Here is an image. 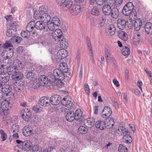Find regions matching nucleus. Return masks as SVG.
I'll use <instances>...</instances> for the list:
<instances>
[{"instance_id":"obj_24","label":"nucleus","mask_w":152,"mask_h":152,"mask_svg":"<svg viewBox=\"0 0 152 152\" xmlns=\"http://www.w3.org/2000/svg\"><path fill=\"white\" fill-rule=\"evenodd\" d=\"M24 86L23 83L20 82H16L14 84L13 88L14 90L17 92H20L23 90Z\"/></svg>"},{"instance_id":"obj_23","label":"nucleus","mask_w":152,"mask_h":152,"mask_svg":"<svg viewBox=\"0 0 152 152\" xmlns=\"http://www.w3.org/2000/svg\"><path fill=\"white\" fill-rule=\"evenodd\" d=\"M75 118L74 112L72 111L68 113L65 116L66 120L69 122L72 121L75 119Z\"/></svg>"},{"instance_id":"obj_3","label":"nucleus","mask_w":152,"mask_h":152,"mask_svg":"<svg viewBox=\"0 0 152 152\" xmlns=\"http://www.w3.org/2000/svg\"><path fill=\"white\" fill-rule=\"evenodd\" d=\"M22 118L26 121H29L32 115V113L27 108L23 110L20 112Z\"/></svg>"},{"instance_id":"obj_20","label":"nucleus","mask_w":152,"mask_h":152,"mask_svg":"<svg viewBox=\"0 0 152 152\" xmlns=\"http://www.w3.org/2000/svg\"><path fill=\"white\" fill-rule=\"evenodd\" d=\"M95 126L97 128H98L101 130H103L105 129L107 126H109V125L108 123L106 126V122L104 121H98L96 122Z\"/></svg>"},{"instance_id":"obj_30","label":"nucleus","mask_w":152,"mask_h":152,"mask_svg":"<svg viewBox=\"0 0 152 152\" xmlns=\"http://www.w3.org/2000/svg\"><path fill=\"white\" fill-rule=\"evenodd\" d=\"M14 67L18 69H21L22 68V65L21 61L18 59L14 60L13 63Z\"/></svg>"},{"instance_id":"obj_46","label":"nucleus","mask_w":152,"mask_h":152,"mask_svg":"<svg viewBox=\"0 0 152 152\" xmlns=\"http://www.w3.org/2000/svg\"><path fill=\"white\" fill-rule=\"evenodd\" d=\"M48 7L45 6H42L39 8L38 11L41 14L46 13L48 12Z\"/></svg>"},{"instance_id":"obj_36","label":"nucleus","mask_w":152,"mask_h":152,"mask_svg":"<svg viewBox=\"0 0 152 152\" xmlns=\"http://www.w3.org/2000/svg\"><path fill=\"white\" fill-rule=\"evenodd\" d=\"M17 30L13 28H9L7 30L6 32V35L9 37L13 36L15 35L16 34Z\"/></svg>"},{"instance_id":"obj_48","label":"nucleus","mask_w":152,"mask_h":152,"mask_svg":"<svg viewBox=\"0 0 152 152\" xmlns=\"http://www.w3.org/2000/svg\"><path fill=\"white\" fill-rule=\"evenodd\" d=\"M3 63L4 64V65H7L8 66L10 65L12 63V61L11 58H3L2 60Z\"/></svg>"},{"instance_id":"obj_25","label":"nucleus","mask_w":152,"mask_h":152,"mask_svg":"<svg viewBox=\"0 0 152 152\" xmlns=\"http://www.w3.org/2000/svg\"><path fill=\"white\" fill-rule=\"evenodd\" d=\"M70 12L73 15H76L79 13L80 11V7L79 5H76L73 4V6L71 8Z\"/></svg>"},{"instance_id":"obj_44","label":"nucleus","mask_w":152,"mask_h":152,"mask_svg":"<svg viewBox=\"0 0 152 152\" xmlns=\"http://www.w3.org/2000/svg\"><path fill=\"white\" fill-rule=\"evenodd\" d=\"M130 49L126 46L124 47L122 50V53L124 56L129 55L130 54Z\"/></svg>"},{"instance_id":"obj_37","label":"nucleus","mask_w":152,"mask_h":152,"mask_svg":"<svg viewBox=\"0 0 152 152\" xmlns=\"http://www.w3.org/2000/svg\"><path fill=\"white\" fill-rule=\"evenodd\" d=\"M118 36L124 41H126L128 39V35L127 34L123 31H121L118 34Z\"/></svg>"},{"instance_id":"obj_57","label":"nucleus","mask_w":152,"mask_h":152,"mask_svg":"<svg viewBox=\"0 0 152 152\" xmlns=\"http://www.w3.org/2000/svg\"><path fill=\"white\" fill-rule=\"evenodd\" d=\"M131 11V12L130 13V14L129 15V17L132 19H136L137 18V14L135 10L133 9Z\"/></svg>"},{"instance_id":"obj_63","label":"nucleus","mask_w":152,"mask_h":152,"mask_svg":"<svg viewBox=\"0 0 152 152\" xmlns=\"http://www.w3.org/2000/svg\"><path fill=\"white\" fill-rule=\"evenodd\" d=\"M91 21L92 25L94 26H96L98 24V21L97 19L95 18L92 19Z\"/></svg>"},{"instance_id":"obj_19","label":"nucleus","mask_w":152,"mask_h":152,"mask_svg":"<svg viewBox=\"0 0 152 152\" xmlns=\"http://www.w3.org/2000/svg\"><path fill=\"white\" fill-rule=\"evenodd\" d=\"M1 87L2 91L6 94L7 96H10L11 91H12L11 87L10 86L7 84L3 85Z\"/></svg>"},{"instance_id":"obj_53","label":"nucleus","mask_w":152,"mask_h":152,"mask_svg":"<svg viewBox=\"0 0 152 152\" xmlns=\"http://www.w3.org/2000/svg\"><path fill=\"white\" fill-rule=\"evenodd\" d=\"M118 151L119 152H127L128 149L125 146L121 144L118 147Z\"/></svg>"},{"instance_id":"obj_59","label":"nucleus","mask_w":152,"mask_h":152,"mask_svg":"<svg viewBox=\"0 0 152 152\" xmlns=\"http://www.w3.org/2000/svg\"><path fill=\"white\" fill-rule=\"evenodd\" d=\"M124 6H126V7L128 8L129 10L131 11L133 10L134 5L131 2H129L127 3Z\"/></svg>"},{"instance_id":"obj_64","label":"nucleus","mask_w":152,"mask_h":152,"mask_svg":"<svg viewBox=\"0 0 152 152\" xmlns=\"http://www.w3.org/2000/svg\"><path fill=\"white\" fill-rule=\"evenodd\" d=\"M140 36L139 34H137L135 35L134 38L135 39H137V42L135 43V44L137 45L139 43V42L140 40Z\"/></svg>"},{"instance_id":"obj_14","label":"nucleus","mask_w":152,"mask_h":152,"mask_svg":"<svg viewBox=\"0 0 152 152\" xmlns=\"http://www.w3.org/2000/svg\"><path fill=\"white\" fill-rule=\"evenodd\" d=\"M75 120H79L82 122L85 119V116L83 114V112L80 109H77L75 111Z\"/></svg>"},{"instance_id":"obj_56","label":"nucleus","mask_w":152,"mask_h":152,"mask_svg":"<svg viewBox=\"0 0 152 152\" xmlns=\"http://www.w3.org/2000/svg\"><path fill=\"white\" fill-rule=\"evenodd\" d=\"M10 26L11 27L13 28L14 29L17 28L18 27V25L17 22L14 21H11L9 24Z\"/></svg>"},{"instance_id":"obj_2","label":"nucleus","mask_w":152,"mask_h":152,"mask_svg":"<svg viewBox=\"0 0 152 152\" xmlns=\"http://www.w3.org/2000/svg\"><path fill=\"white\" fill-rule=\"evenodd\" d=\"M11 104L8 102L5 103L0 102V110L5 115H7L9 113V110L11 107Z\"/></svg>"},{"instance_id":"obj_62","label":"nucleus","mask_w":152,"mask_h":152,"mask_svg":"<svg viewBox=\"0 0 152 152\" xmlns=\"http://www.w3.org/2000/svg\"><path fill=\"white\" fill-rule=\"evenodd\" d=\"M63 80L57 79V81L56 82V85L59 87H60L63 86L64 83L62 81Z\"/></svg>"},{"instance_id":"obj_26","label":"nucleus","mask_w":152,"mask_h":152,"mask_svg":"<svg viewBox=\"0 0 152 152\" xmlns=\"http://www.w3.org/2000/svg\"><path fill=\"white\" fill-rule=\"evenodd\" d=\"M51 19L50 16L48 13L42 14L40 17V20L43 22L45 23L50 22V20Z\"/></svg>"},{"instance_id":"obj_27","label":"nucleus","mask_w":152,"mask_h":152,"mask_svg":"<svg viewBox=\"0 0 152 152\" xmlns=\"http://www.w3.org/2000/svg\"><path fill=\"white\" fill-rule=\"evenodd\" d=\"M145 31L148 34H152V23L150 22L147 23L145 25Z\"/></svg>"},{"instance_id":"obj_6","label":"nucleus","mask_w":152,"mask_h":152,"mask_svg":"<svg viewBox=\"0 0 152 152\" xmlns=\"http://www.w3.org/2000/svg\"><path fill=\"white\" fill-rule=\"evenodd\" d=\"M33 130L31 126L28 125L25 126L23 129L22 132L23 134L26 137L30 136L33 133Z\"/></svg>"},{"instance_id":"obj_58","label":"nucleus","mask_w":152,"mask_h":152,"mask_svg":"<svg viewBox=\"0 0 152 152\" xmlns=\"http://www.w3.org/2000/svg\"><path fill=\"white\" fill-rule=\"evenodd\" d=\"M42 14L38 11H35L34 13V18L35 19L37 20L39 19H40V17Z\"/></svg>"},{"instance_id":"obj_52","label":"nucleus","mask_w":152,"mask_h":152,"mask_svg":"<svg viewBox=\"0 0 152 152\" xmlns=\"http://www.w3.org/2000/svg\"><path fill=\"white\" fill-rule=\"evenodd\" d=\"M12 42H11V39L10 41L9 40L7 41L6 43L3 45V48H7L9 47H13V46L12 44Z\"/></svg>"},{"instance_id":"obj_60","label":"nucleus","mask_w":152,"mask_h":152,"mask_svg":"<svg viewBox=\"0 0 152 152\" xmlns=\"http://www.w3.org/2000/svg\"><path fill=\"white\" fill-rule=\"evenodd\" d=\"M48 27L50 31L53 30L56 26L53 24V23L51 22L50 23L47 24Z\"/></svg>"},{"instance_id":"obj_34","label":"nucleus","mask_w":152,"mask_h":152,"mask_svg":"<svg viewBox=\"0 0 152 152\" xmlns=\"http://www.w3.org/2000/svg\"><path fill=\"white\" fill-rule=\"evenodd\" d=\"M137 21H135L134 23V29L137 31H138L140 28L141 26L142 23L140 19Z\"/></svg>"},{"instance_id":"obj_39","label":"nucleus","mask_w":152,"mask_h":152,"mask_svg":"<svg viewBox=\"0 0 152 152\" xmlns=\"http://www.w3.org/2000/svg\"><path fill=\"white\" fill-rule=\"evenodd\" d=\"M6 72L9 75H13V73L15 72L17 68H15L14 67L10 66H7L6 67Z\"/></svg>"},{"instance_id":"obj_29","label":"nucleus","mask_w":152,"mask_h":152,"mask_svg":"<svg viewBox=\"0 0 152 152\" xmlns=\"http://www.w3.org/2000/svg\"><path fill=\"white\" fill-rule=\"evenodd\" d=\"M119 12L118 9L116 7H114L112 9L110 14L111 16L114 18H117L119 15Z\"/></svg>"},{"instance_id":"obj_45","label":"nucleus","mask_w":152,"mask_h":152,"mask_svg":"<svg viewBox=\"0 0 152 152\" xmlns=\"http://www.w3.org/2000/svg\"><path fill=\"white\" fill-rule=\"evenodd\" d=\"M65 5L63 7H66L67 9L71 10V8L73 6V2L71 1H66L64 4Z\"/></svg>"},{"instance_id":"obj_50","label":"nucleus","mask_w":152,"mask_h":152,"mask_svg":"<svg viewBox=\"0 0 152 152\" xmlns=\"http://www.w3.org/2000/svg\"><path fill=\"white\" fill-rule=\"evenodd\" d=\"M0 134L1 135L2 141H4L7 139V134L3 129L0 130Z\"/></svg>"},{"instance_id":"obj_7","label":"nucleus","mask_w":152,"mask_h":152,"mask_svg":"<svg viewBox=\"0 0 152 152\" xmlns=\"http://www.w3.org/2000/svg\"><path fill=\"white\" fill-rule=\"evenodd\" d=\"M22 145H20V149L25 151H28L32 149V144L29 140H27L23 141Z\"/></svg>"},{"instance_id":"obj_32","label":"nucleus","mask_w":152,"mask_h":152,"mask_svg":"<svg viewBox=\"0 0 152 152\" xmlns=\"http://www.w3.org/2000/svg\"><path fill=\"white\" fill-rule=\"evenodd\" d=\"M35 22L31 21L28 23L26 26V30L30 32L32 31L35 28Z\"/></svg>"},{"instance_id":"obj_54","label":"nucleus","mask_w":152,"mask_h":152,"mask_svg":"<svg viewBox=\"0 0 152 152\" xmlns=\"http://www.w3.org/2000/svg\"><path fill=\"white\" fill-rule=\"evenodd\" d=\"M19 126L17 124H13L11 128V132H17L19 131Z\"/></svg>"},{"instance_id":"obj_42","label":"nucleus","mask_w":152,"mask_h":152,"mask_svg":"<svg viewBox=\"0 0 152 152\" xmlns=\"http://www.w3.org/2000/svg\"><path fill=\"white\" fill-rule=\"evenodd\" d=\"M88 131V129L83 126H80L78 130V132L79 133L82 134H85Z\"/></svg>"},{"instance_id":"obj_9","label":"nucleus","mask_w":152,"mask_h":152,"mask_svg":"<svg viewBox=\"0 0 152 152\" xmlns=\"http://www.w3.org/2000/svg\"><path fill=\"white\" fill-rule=\"evenodd\" d=\"M112 113V110L108 106H106L104 107L102 112V115L104 118H107L109 117Z\"/></svg>"},{"instance_id":"obj_12","label":"nucleus","mask_w":152,"mask_h":152,"mask_svg":"<svg viewBox=\"0 0 152 152\" xmlns=\"http://www.w3.org/2000/svg\"><path fill=\"white\" fill-rule=\"evenodd\" d=\"M13 50L10 48L8 51L4 50L2 53L1 56L3 58H11L14 55Z\"/></svg>"},{"instance_id":"obj_21","label":"nucleus","mask_w":152,"mask_h":152,"mask_svg":"<svg viewBox=\"0 0 152 152\" xmlns=\"http://www.w3.org/2000/svg\"><path fill=\"white\" fill-rule=\"evenodd\" d=\"M84 120L85 125L88 128H91L95 124L94 119L93 118H88L86 120L85 118Z\"/></svg>"},{"instance_id":"obj_31","label":"nucleus","mask_w":152,"mask_h":152,"mask_svg":"<svg viewBox=\"0 0 152 152\" xmlns=\"http://www.w3.org/2000/svg\"><path fill=\"white\" fill-rule=\"evenodd\" d=\"M107 29L109 32V35L110 36L114 35L116 31V28L113 25H110L107 26Z\"/></svg>"},{"instance_id":"obj_15","label":"nucleus","mask_w":152,"mask_h":152,"mask_svg":"<svg viewBox=\"0 0 152 152\" xmlns=\"http://www.w3.org/2000/svg\"><path fill=\"white\" fill-rule=\"evenodd\" d=\"M117 27L120 29L123 30L126 27V22L123 19H118L117 20Z\"/></svg>"},{"instance_id":"obj_40","label":"nucleus","mask_w":152,"mask_h":152,"mask_svg":"<svg viewBox=\"0 0 152 152\" xmlns=\"http://www.w3.org/2000/svg\"><path fill=\"white\" fill-rule=\"evenodd\" d=\"M91 14L95 16H98L100 14L99 8L96 6L94 7L91 11Z\"/></svg>"},{"instance_id":"obj_41","label":"nucleus","mask_w":152,"mask_h":152,"mask_svg":"<svg viewBox=\"0 0 152 152\" xmlns=\"http://www.w3.org/2000/svg\"><path fill=\"white\" fill-rule=\"evenodd\" d=\"M106 21V19L104 15H101L100 16V18L99 22V26L102 27L103 26Z\"/></svg>"},{"instance_id":"obj_16","label":"nucleus","mask_w":152,"mask_h":152,"mask_svg":"<svg viewBox=\"0 0 152 152\" xmlns=\"http://www.w3.org/2000/svg\"><path fill=\"white\" fill-rule=\"evenodd\" d=\"M53 75L58 79L64 80V74L59 69H56L53 71Z\"/></svg>"},{"instance_id":"obj_11","label":"nucleus","mask_w":152,"mask_h":152,"mask_svg":"<svg viewBox=\"0 0 152 152\" xmlns=\"http://www.w3.org/2000/svg\"><path fill=\"white\" fill-rule=\"evenodd\" d=\"M117 133L120 136H126L127 134H129L130 132L128 129L125 128L123 126H120L118 127L117 130L116 131Z\"/></svg>"},{"instance_id":"obj_43","label":"nucleus","mask_w":152,"mask_h":152,"mask_svg":"<svg viewBox=\"0 0 152 152\" xmlns=\"http://www.w3.org/2000/svg\"><path fill=\"white\" fill-rule=\"evenodd\" d=\"M9 76H5L4 75H1L0 76V82H1V83H2L3 86V83L7 82L9 80Z\"/></svg>"},{"instance_id":"obj_10","label":"nucleus","mask_w":152,"mask_h":152,"mask_svg":"<svg viewBox=\"0 0 152 152\" xmlns=\"http://www.w3.org/2000/svg\"><path fill=\"white\" fill-rule=\"evenodd\" d=\"M35 28L37 30H43L44 31H46L47 28H46L47 26L42 21H38L36 23L35 22Z\"/></svg>"},{"instance_id":"obj_49","label":"nucleus","mask_w":152,"mask_h":152,"mask_svg":"<svg viewBox=\"0 0 152 152\" xmlns=\"http://www.w3.org/2000/svg\"><path fill=\"white\" fill-rule=\"evenodd\" d=\"M47 78H48V80H49L51 83L56 82L58 79V78L55 77L53 73V75H50V76H49Z\"/></svg>"},{"instance_id":"obj_51","label":"nucleus","mask_w":152,"mask_h":152,"mask_svg":"<svg viewBox=\"0 0 152 152\" xmlns=\"http://www.w3.org/2000/svg\"><path fill=\"white\" fill-rule=\"evenodd\" d=\"M132 11L129 10L128 8L126 7V6H124L122 10V13L124 15H125L128 16L129 15Z\"/></svg>"},{"instance_id":"obj_61","label":"nucleus","mask_w":152,"mask_h":152,"mask_svg":"<svg viewBox=\"0 0 152 152\" xmlns=\"http://www.w3.org/2000/svg\"><path fill=\"white\" fill-rule=\"evenodd\" d=\"M58 5L59 6H62L63 7L65 5L66 0H56Z\"/></svg>"},{"instance_id":"obj_13","label":"nucleus","mask_w":152,"mask_h":152,"mask_svg":"<svg viewBox=\"0 0 152 152\" xmlns=\"http://www.w3.org/2000/svg\"><path fill=\"white\" fill-rule=\"evenodd\" d=\"M49 99L46 97H42L39 99L38 104L40 106L44 107H47L50 105Z\"/></svg>"},{"instance_id":"obj_1","label":"nucleus","mask_w":152,"mask_h":152,"mask_svg":"<svg viewBox=\"0 0 152 152\" xmlns=\"http://www.w3.org/2000/svg\"><path fill=\"white\" fill-rule=\"evenodd\" d=\"M48 83V78L45 75H41L38 80L34 83L33 86L34 88L41 86H46Z\"/></svg>"},{"instance_id":"obj_28","label":"nucleus","mask_w":152,"mask_h":152,"mask_svg":"<svg viewBox=\"0 0 152 152\" xmlns=\"http://www.w3.org/2000/svg\"><path fill=\"white\" fill-rule=\"evenodd\" d=\"M59 69L64 74L67 72L68 68L67 64L63 62L60 64Z\"/></svg>"},{"instance_id":"obj_17","label":"nucleus","mask_w":152,"mask_h":152,"mask_svg":"<svg viewBox=\"0 0 152 152\" xmlns=\"http://www.w3.org/2000/svg\"><path fill=\"white\" fill-rule=\"evenodd\" d=\"M68 53L66 50L61 49L58 51L57 53V56L59 59H63L67 56Z\"/></svg>"},{"instance_id":"obj_5","label":"nucleus","mask_w":152,"mask_h":152,"mask_svg":"<svg viewBox=\"0 0 152 152\" xmlns=\"http://www.w3.org/2000/svg\"><path fill=\"white\" fill-rule=\"evenodd\" d=\"M62 31L60 29H57L54 30L52 33V36L56 41L57 42L60 41V39L64 37Z\"/></svg>"},{"instance_id":"obj_8","label":"nucleus","mask_w":152,"mask_h":152,"mask_svg":"<svg viewBox=\"0 0 152 152\" xmlns=\"http://www.w3.org/2000/svg\"><path fill=\"white\" fill-rule=\"evenodd\" d=\"M17 69L12 76V79L15 81H18L22 79L24 77L23 74Z\"/></svg>"},{"instance_id":"obj_22","label":"nucleus","mask_w":152,"mask_h":152,"mask_svg":"<svg viewBox=\"0 0 152 152\" xmlns=\"http://www.w3.org/2000/svg\"><path fill=\"white\" fill-rule=\"evenodd\" d=\"M102 11L105 15L108 16L110 15L112 9L110 5H105L103 7Z\"/></svg>"},{"instance_id":"obj_35","label":"nucleus","mask_w":152,"mask_h":152,"mask_svg":"<svg viewBox=\"0 0 152 152\" xmlns=\"http://www.w3.org/2000/svg\"><path fill=\"white\" fill-rule=\"evenodd\" d=\"M60 46L63 48H66L68 46V43L67 41L65 38L63 37L62 39H60Z\"/></svg>"},{"instance_id":"obj_4","label":"nucleus","mask_w":152,"mask_h":152,"mask_svg":"<svg viewBox=\"0 0 152 152\" xmlns=\"http://www.w3.org/2000/svg\"><path fill=\"white\" fill-rule=\"evenodd\" d=\"M49 101L53 105H57L61 102V97L58 94H54L52 95Z\"/></svg>"},{"instance_id":"obj_47","label":"nucleus","mask_w":152,"mask_h":152,"mask_svg":"<svg viewBox=\"0 0 152 152\" xmlns=\"http://www.w3.org/2000/svg\"><path fill=\"white\" fill-rule=\"evenodd\" d=\"M21 36L23 37L29 38L30 36V32L27 30L22 31L20 33Z\"/></svg>"},{"instance_id":"obj_18","label":"nucleus","mask_w":152,"mask_h":152,"mask_svg":"<svg viewBox=\"0 0 152 152\" xmlns=\"http://www.w3.org/2000/svg\"><path fill=\"white\" fill-rule=\"evenodd\" d=\"M26 76L27 78L34 82L37 79L36 75L33 71H28Z\"/></svg>"},{"instance_id":"obj_55","label":"nucleus","mask_w":152,"mask_h":152,"mask_svg":"<svg viewBox=\"0 0 152 152\" xmlns=\"http://www.w3.org/2000/svg\"><path fill=\"white\" fill-rule=\"evenodd\" d=\"M129 137H130L129 139H127L126 136H123L122 139L123 142L126 143H129L131 142L132 141V138L130 135H127Z\"/></svg>"},{"instance_id":"obj_33","label":"nucleus","mask_w":152,"mask_h":152,"mask_svg":"<svg viewBox=\"0 0 152 152\" xmlns=\"http://www.w3.org/2000/svg\"><path fill=\"white\" fill-rule=\"evenodd\" d=\"M22 40V38L21 37L15 35L13 36L11 39V42L12 43L15 42L17 44H20Z\"/></svg>"},{"instance_id":"obj_38","label":"nucleus","mask_w":152,"mask_h":152,"mask_svg":"<svg viewBox=\"0 0 152 152\" xmlns=\"http://www.w3.org/2000/svg\"><path fill=\"white\" fill-rule=\"evenodd\" d=\"M51 22L56 26H59L61 24L60 20L57 16H54L52 18Z\"/></svg>"}]
</instances>
